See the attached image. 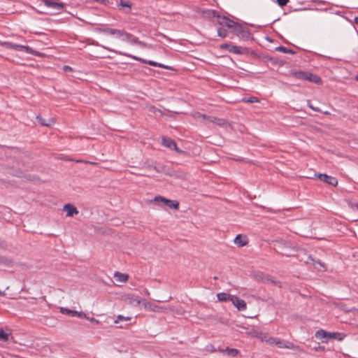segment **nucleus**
<instances>
[{"label": "nucleus", "instance_id": "nucleus-1", "mask_svg": "<svg viewBox=\"0 0 358 358\" xmlns=\"http://www.w3.org/2000/svg\"><path fill=\"white\" fill-rule=\"evenodd\" d=\"M292 76L299 80H308L315 84H321V78L315 74H313L308 72L297 71L292 73Z\"/></svg>", "mask_w": 358, "mask_h": 358}, {"label": "nucleus", "instance_id": "nucleus-2", "mask_svg": "<svg viewBox=\"0 0 358 358\" xmlns=\"http://www.w3.org/2000/svg\"><path fill=\"white\" fill-rule=\"evenodd\" d=\"M115 52L119 54V55H124V56H127V57H131L132 59H134L135 60L140 61V62H141L143 63L148 64H149L150 66H158V67H161V68H163V69H171V67H169V66H166V65H164V64H160V63H157V62L152 61V60H146V59H144L136 57V56H133V55H131L122 53L120 52Z\"/></svg>", "mask_w": 358, "mask_h": 358}, {"label": "nucleus", "instance_id": "nucleus-3", "mask_svg": "<svg viewBox=\"0 0 358 358\" xmlns=\"http://www.w3.org/2000/svg\"><path fill=\"white\" fill-rule=\"evenodd\" d=\"M123 300L125 303L131 305V306H138L141 303L143 304V301L144 300L141 299V298L136 295L134 294H127L123 296Z\"/></svg>", "mask_w": 358, "mask_h": 358}, {"label": "nucleus", "instance_id": "nucleus-4", "mask_svg": "<svg viewBox=\"0 0 358 358\" xmlns=\"http://www.w3.org/2000/svg\"><path fill=\"white\" fill-rule=\"evenodd\" d=\"M154 200L157 202H162L163 204L169 206L171 208L173 209H178L179 207V203L176 201L170 200L168 199H166L161 196H157L155 197Z\"/></svg>", "mask_w": 358, "mask_h": 358}, {"label": "nucleus", "instance_id": "nucleus-5", "mask_svg": "<svg viewBox=\"0 0 358 358\" xmlns=\"http://www.w3.org/2000/svg\"><path fill=\"white\" fill-rule=\"evenodd\" d=\"M162 144L164 146H165L171 150H173L178 153L182 152V150H180L177 147L176 143L170 138L163 137L162 138Z\"/></svg>", "mask_w": 358, "mask_h": 358}, {"label": "nucleus", "instance_id": "nucleus-6", "mask_svg": "<svg viewBox=\"0 0 358 358\" xmlns=\"http://www.w3.org/2000/svg\"><path fill=\"white\" fill-rule=\"evenodd\" d=\"M231 301L238 310H244L246 309V303L244 300L236 296H232Z\"/></svg>", "mask_w": 358, "mask_h": 358}, {"label": "nucleus", "instance_id": "nucleus-7", "mask_svg": "<svg viewBox=\"0 0 358 358\" xmlns=\"http://www.w3.org/2000/svg\"><path fill=\"white\" fill-rule=\"evenodd\" d=\"M60 313H62V314L70 315L71 316H77L80 318L86 317V314L83 312H78L76 310H70L64 307L60 308Z\"/></svg>", "mask_w": 358, "mask_h": 358}, {"label": "nucleus", "instance_id": "nucleus-8", "mask_svg": "<svg viewBox=\"0 0 358 358\" xmlns=\"http://www.w3.org/2000/svg\"><path fill=\"white\" fill-rule=\"evenodd\" d=\"M143 306L146 310L153 312H162V308L155 305V303H150L148 301L144 300L143 301Z\"/></svg>", "mask_w": 358, "mask_h": 358}, {"label": "nucleus", "instance_id": "nucleus-9", "mask_svg": "<svg viewBox=\"0 0 358 358\" xmlns=\"http://www.w3.org/2000/svg\"><path fill=\"white\" fill-rule=\"evenodd\" d=\"M44 3L47 7L55 9L56 10H61L64 8L63 3L56 2L54 0H44Z\"/></svg>", "mask_w": 358, "mask_h": 358}, {"label": "nucleus", "instance_id": "nucleus-10", "mask_svg": "<svg viewBox=\"0 0 358 358\" xmlns=\"http://www.w3.org/2000/svg\"><path fill=\"white\" fill-rule=\"evenodd\" d=\"M15 50L16 51H23L28 54H31V55H35V56L41 55V54L38 52L33 50L29 46H25V45H17Z\"/></svg>", "mask_w": 358, "mask_h": 358}, {"label": "nucleus", "instance_id": "nucleus-11", "mask_svg": "<svg viewBox=\"0 0 358 358\" xmlns=\"http://www.w3.org/2000/svg\"><path fill=\"white\" fill-rule=\"evenodd\" d=\"M63 210L66 213L67 217H73L78 213L77 208L71 203L66 204L63 208Z\"/></svg>", "mask_w": 358, "mask_h": 358}, {"label": "nucleus", "instance_id": "nucleus-12", "mask_svg": "<svg viewBox=\"0 0 358 358\" xmlns=\"http://www.w3.org/2000/svg\"><path fill=\"white\" fill-rule=\"evenodd\" d=\"M317 177L320 180L324 181V182H325L328 184L332 185H336L338 183V181L336 178L327 176L326 174L321 173V174H319L317 176Z\"/></svg>", "mask_w": 358, "mask_h": 358}, {"label": "nucleus", "instance_id": "nucleus-13", "mask_svg": "<svg viewBox=\"0 0 358 358\" xmlns=\"http://www.w3.org/2000/svg\"><path fill=\"white\" fill-rule=\"evenodd\" d=\"M221 24H224V26L228 28H234L238 33H240L241 31L242 30L241 27L240 25L228 19H224L223 22H222Z\"/></svg>", "mask_w": 358, "mask_h": 358}, {"label": "nucleus", "instance_id": "nucleus-14", "mask_svg": "<svg viewBox=\"0 0 358 358\" xmlns=\"http://www.w3.org/2000/svg\"><path fill=\"white\" fill-rule=\"evenodd\" d=\"M234 243L238 247H243L248 244V239L245 236L238 234L234 238Z\"/></svg>", "mask_w": 358, "mask_h": 358}, {"label": "nucleus", "instance_id": "nucleus-15", "mask_svg": "<svg viewBox=\"0 0 358 358\" xmlns=\"http://www.w3.org/2000/svg\"><path fill=\"white\" fill-rule=\"evenodd\" d=\"M113 278L117 282L125 283L129 279V275L119 271H115L113 274Z\"/></svg>", "mask_w": 358, "mask_h": 358}, {"label": "nucleus", "instance_id": "nucleus-16", "mask_svg": "<svg viewBox=\"0 0 358 358\" xmlns=\"http://www.w3.org/2000/svg\"><path fill=\"white\" fill-rule=\"evenodd\" d=\"M207 122H212L219 126H226L227 124V122L224 119L217 118L212 116L207 117Z\"/></svg>", "mask_w": 358, "mask_h": 358}, {"label": "nucleus", "instance_id": "nucleus-17", "mask_svg": "<svg viewBox=\"0 0 358 358\" xmlns=\"http://www.w3.org/2000/svg\"><path fill=\"white\" fill-rule=\"evenodd\" d=\"M328 336L329 332L324 331V330H318L315 333V337L320 339H322V342H327L328 341Z\"/></svg>", "mask_w": 358, "mask_h": 358}, {"label": "nucleus", "instance_id": "nucleus-18", "mask_svg": "<svg viewBox=\"0 0 358 358\" xmlns=\"http://www.w3.org/2000/svg\"><path fill=\"white\" fill-rule=\"evenodd\" d=\"M219 352L222 353H226L228 356L234 357L237 355L238 351L234 348H227L225 349H219Z\"/></svg>", "mask_w": 358, "mask_h": 358}, {"label": "nucleus", "instance_id": "nucleus-19", "mask_svg": "<svg viewBox=\"0 0 358 358\" xmlns=\"http://www.w3.org/2000/svg\"><path fill=\"white\" fill-rule=\"evenodd\" d=\"M96 30H97V31H99L100 33L113 36V34L115 32V29L109 28V27H101L97 28Z\"/></svg>", "mask_w": 358, "mask_h": 358}, {"label": "nucleus", "instance_id": "nucleus-20", "mask_svg": "<svg viewBox=\"0 0 358 358\" xmlns=\"http://www.w3.org/2000/svg\"><path fill=\"white\" fill-rule=\"evenodd\" d=\"M36 119L38 120V122H40V124L43 126H47V127H49L50 125H52V124L55 123V120L52 119V118H50L49 119L48 121H46L45 120H44L43 118H42L41 116L40 115H38L36 117Z\"/></svg>", "mask_w": 358, "mask_h": 358}, {"label": "nucleus", "instance_id": "nucleus-21", "mask_svg": "<svg viewBox=\"0 0 358 358\" xmlns=\"http://www.w3.org/2000/svg\"><path fill=\"white\" fill-rule=\"evenodd\" d=\"M233 295H229L224 292L218 293L217 294V299L220 301H231V297Z\"/></svg>", "mask_w": 358, "mask_h": 358}, {"label": "nucleus", "instance_id": "nucleus-22", "mask_svg": "<svg viewBox=\"0 0 358 358\" xmlns=\"http://www.w3.org/2000/svg\"><path fill=\"white\" fill-rule=\"evenodd\" d=\"M277 346L280 348H287L292 349L293 348V344L288 341H285L282 340L278 341Z\"/></svg>", "mask_w": 358, "mask_h": 358}, {"label": "nucleus", "instance_id": "nucleus-23", "mask_svg": "<svg viewBox=\"0 0 358 358\" xmlns=\"http://www.w3.org/2000/svg\"><path fill=\"white\" fill-rule=\"evenodd\" d=\"M129 43L130 44H138L141 45V47L145 48L148 46V45L143 42L139 41L136 37L134 36L132 34L131 36L130 40L129 41Z\"/></svg>", "mask_w": 358, "mask_h": 358}, {"label": "nucleus", "instance_id": "nucleus-24", "mask_svg": "<svg viewBox=\"0 0 358 358\" xmlns=\"http://www.w3.org/2000/svg\"><path fill=\"white\" fill-rule=\"evenodd\" d=\"M131 320V317H124L123 315H119L117 316L116 319L114 321V323L116 324H119L122 322H128Z\"/></svg>", "mask_w": 358, "mask_h": 358}, {"label": "nucleus", "instance_id": "nucleus-25", "mask_svg": "<svg viewBox=\"0 0 358 358\" xmlns=\"http://www.w3.org/2000/svg\"><path fill=\"white\" fill-rule=\"evenodd\" d=\"M148 109L150 112H151L156 116H162L164 115L163 112L160 109H158V108H155V106H150L148 107Z\"/></svg>", "mask_w": 358, "mask_h": 358}, {"label": "nucleus", "instance_id": "nucleus-26", "mask_svg": "<svg viewBox=\"0 0 358 358\" xmlns=\"http://www.w3.org/2000/svg\"><path fill=\"white\" fill-rule=\"evenodd\" d=\"M193 117L196 119V120H201V121H203L205 122H207V117L208 116H206L203 114H201L199 112H195L192 114Z\"/></svg>", "mask_w": 358, "mask_h": 358}, {"label": "nucleus", "instance_id": "nucleus-27", "mask_svg": "<svg viewBox=\"0 0 358 358\" xmlns=\"http://www.w3.org/2000/svg\"><path fill=\"white\" fill-rule=\"evenodd\" d=\"M1 45L6 48H8V49H13V50H16V47H17V44H15V43H10V42H8V41H4V42H1Z\"/></svg>", "mask_w": 358, "mask_h": 358}, {"label": "nucleus", "instance_id": "nucleus-28", "mask_svg": "<svg viewBox=\"0 0 358 358\" xmlns=\"http://www.w3.org/2000/svg\"><path fill=\"white\" fill-rule=\"evenodd\" d=\"M310 260L313 262V264L316 269L319 271H324L325 269V266L320 261H315L313 259H310Z\"/></svg>", "mask_w": 358, "mask_h": 358}, {"label": "nucleus", "instance_id": "nucleus-29", "mask_svg": "<svg viewBox=\"0 0 358 358\" xmlns=\"http://www.w3.org/2000/svg\"><path fill=\"white\" fill-rule=\"evenodd\" d=\"M131 34L127 33V32H126L125 31L123 30L122 34V35H121V36L120 37L119 39H120L122 41H125V42L129 43V41L130 40V38H131Z\"/></svg>", "mask_w": 358, "mask_h": 358}, {"label": "nucleus", "instance_id": "nucleus-30", "mask_svg": "<svg viewBox=\"0 0 358 358\" xmlns=\"http://www.w3.org/2000/svg\"><path fill=\"white\" fill-rule=\"evenodd\" d=\"M229 52H234L236 54H242L243 49L241 47H239V46L231 45L230 49H229Z\"/></svg>", "mask_w": 358, "mask_h": 358}, {"label": "nucleus", "instance_id": "nucleus-31", "mask_svg": "<svg viewBox=\"0 0 358 358\" xmlns=\"http://www.w3.org/2000/svg\"><path fill=\"white\" fill-rule=\"evenodd\" d=\"M9 338V334L5 332L3 329L0 328V341H7Z\"/></svg>", "mask_w": 358, "mask_h": 358}, {"label": "nucleus", "instance_id": "nucleus-32", "mask_svg": "<svg viewBox=\"0 0 358 358\" xmlns=\"http://www.w3.org/2000/svg\"><path fill=\"white\" fill-rule=\"evenodd\" d=\"M242 100L244 102L251 103H258L259 101L258 98H257L255 96H251V97H249V98H243Z\"/></svg>", "mask_w": 358, "mask_h": 358}, {"label": "nucleus", "instance_id": "nucleus-33", "mask_svg": "<svg viewBox=\"0 0 358 358\" xmlns=\"http://www.w3.org/2000/svg\"><path fill=\"white\" fill-rule=\"evenodd\" d=\"M329 335L328 336V340L330 339V338H336V339H338V340H342L343 339V337L341 336V334L339 333H330L329 332Z\"/></svg>", "mask_w": 358, "mask_h": 358}, {"label": "nucleus", "instance_id": "nucleus-34", "mask_svg": "<svg viewBox=\"0 0 358 358\" xmlns=\"http://www.w3.org/2000/svg\"><path fill=\"white\" fill-rule=\"evenodd\" d=\"M277 50L278 51H280L282 52H284V53H289V54H294V52L292 51V50L290 49H287L283 46H279L276 48Z\"/></svg>", "mask_w": 358, "mask_h": 358}, {"label": "nucleus", "instance_id": "nucleus-35", "mask_svg": "<svg viewBox=\"0 0 358 358\" xmlns=\"http://www.w3.org/2000/svg\"><path fill=\"white\" fill-rule=\"evenodd\" d=\"M268 336L266 334L260 331L257 338H259L262 341L266 342L267 339H268Z\"/></svg>", "mask_w": 358, "mask_h": 358}, {"label": "nucleus", "instance_id": "nucleus-36", "mask_svg": "<svg viewBox=\"0 0 358 358\" xmlns=\"http://www.w3.org/2000/svg\"><path fill=\"white\" fill-rule=\"evenodd\" d=\"M217 34L219 36H220L222 38H224L227 35V30L223 28H220L217 30Z\"/></svg>", "mask_w": 358, "mask_h": 358}, {"label": "nucleus", "instance_id": "nucleus-37", "mask_svg": "<svg viewBox=\"0 0 358 358\" xmlns=\"http://www.w3.org/2000/svg\"><path fill=\"white\" fill-rule=\"evenodd\" d=\"M260 331L257 330V329H252L250 331H249L248 334L252 336V337H256L257 338L258 336H259V334Z\"/></svg>", "mask_w": 358, "mask_h": 358}, {"label": "nucleus", "instance_id": "nucleus-38", "mask_svg": "<svg viewBox=\"0 0 358 358\" xmlns=\"http://www.w3.org/2000/svg\"><path fill=\"white\" fill-rule=\"evenodd\" d=\"M25 177L27 180L32 181V182H36L38 180V178L34 175L29 174V175L25 176Z\"/></svg>", "mask_w": 358, "mask_h": 358}, {"label": "nucleus", "instance_id": "nucleus-39", "mask_svg": "<svg viewBox=\"0 0 358 358\" xmlns=\"http://www.w3.org/2000/svg\"><path fill=\"white\" fill-rule=\"evenodd\" d=\"M0 264L8 266L11 264V261L4 257H0Z\"/></svg>", "mask_w": 358, "mask_h": 358}, {"label": "nucleus", "instance_id": "nucleus-40", "mask_svg": "<svg viewBox=\"0 0 358 358\" xmlns=\"http://www.w3.org/2000/svg\"><path fill=\"white\" fill-rule=\"evenodd\" d=\"M122 31H123V30H122V29H115V32L113 34V36H114L115 38H120V37L121 36V35L122 34Z\"/></svg>", "mask_w": 358, "mask_h": 358}, {"label": "nucleus", "instance_id": "nucleus-41", "mask_svg": "<svg viewBox=\"0 0 358 358\" xmlns=\"http://www.w3.org/2000/svg\"><path fill=\"white\" fill-rule=\"evenodd\" d=\"M120 6H122V7H127V8H129V10H130V8H131V5L127 1H121L120 3ZM129 10H128L127 12H129Z\"/></svg>", "mask_w": 358, "mask_h": 358}, {"label": "nucleus", "instance_id": "nucleus-42", "mask_svg": "<svg viewBox=\"0 0 358 358\" xmlns=\"http://www.w3.org/2000/svg\"><path fill=\"white\" fill-rule=\"evenodd\" d=\"M276 1L279 6H283L288 3L289 0H276Z\"/></svg>", "mask_w": 358, "mask_h": 358}, {"label": "nucleus", "instance_id": "nucleus-43", "mask_svg": "<svg viewBox=\"0 0 358 358\" xmlns=\"http://www.w3.org/2000/svg\"><path fill=\"white\" fill-rule=\"evenodd\" d=\"M308 106L309 108H310L312 110L316 111V112H321L320 109L317 107L313 106L310 101L308 102Z\"/></svg>", "mask_w": 358, "mask_h": 358}, {"label": "nucleus", "instance_id": "nucleus-44", "mask_svg": "<svg viewBox=\"0 0 358 358\" xmlns=\"http://www.w3.org/2000/svg\"><path fill=\"white\" fill-rule=\"evenodd\" d=\"M85 318L93 323H95V324H99V320L95 319L94 317H89L86 315V317H85Z\"/></svg>", "mask_w": 358, "mask_h": 358}, {"label": "nucleus", "instance_id": "nucleus-45", "mask_svg": "<svg viewBox=\"0 0 358 358\" xmlns=\"http://www.w3.org/2000/svg\"><path fill=\"white\" fill-rule=\"evenodd\" d=\"M231 45L227 43H224L220 45V48L224 50H227L229 51V49H230Z\"/></svg>", "mask_w": 358, "mask_h": 358}, {"label": "nucleus", "instance_id": "nucleus-46", "mask_svg": "<svg viewBox=\"0 0 358 358\" xmlns=\"http://www.w3.org/2000/svg\"><path fill=\"white\" fill-rule=\"evenodd\" d=\"M275 342V338L268 336L266 343L271 345H273Z\"/></svg>", "mask_w": 358, "mask_h": 358}, {"label": "nucleus", "instance_id": "nucleus-47", "mask_svg": "<svg viewBox=\"0 0 358 358\" xmlns=\"http://www.w3.org/2000/svg\"><path fill=\"white\" fill-rule=\"evenodd\" d=\"M208 351L211 352H219V349H216L215 348H214L213 346H210V348L208 349Z\"/></svg>", "mask_w": 358, "mask_h": 358}, {"label": "nucleus", "instance_id": "nucleus-48", "mask_svg": "<svg viewBox=\"0 0 358 358\" xmlns=\"http://www.w3.org/2000/svg\"><path fill=\"white\" fill-rule=\"evenodd\" d=\"M148 169H153V170H155L157 172H159V171L157 169L156 166H148Z\"/></svg>", "mask_w": 358, "mask_h": 358}, {"label": "nucleus", "instance_id": "nucleus-49", "mask_svg": "<svg viewBox=\"0 0 358 358\" xmlns=\"http://www.w3.org/2000/svg\"><path fill=\"white\" fill-rule=\"evenodd\" d=\"M64 70L65 71H71V68L70 66H64Z\"/></svg>", "mask_w": 358, "mask_h": 358}, {"label": "nucleus", "instance_id": "nucleus-50", "mask_svg": "<svg viewBox=\"0 0 358 358\" xmlns=\"http://www.w3.org/2000/svg\"><path fill=\"white\" fill-rule=\"evenodd\" d=\"M144 294H145V295H147V296H150V292L148 291V289H144Z\"/></svg>", "mask_w": 358, "mask_h": 358}, {"label": "nucleus", "instance_id": "nucleus-51", "mask_svg": "<svg viewBox=\"0 0 358 358\" xmlns=\"http://www.w3.org/2000/svg\"><path fill=\"white\" fill-rule=\"evenodd\" d=\"M258 278L261 280H264V277H263V274L262 273H259L258 274Z\"/></svg>", "mask_w": 358, "mask_h": 358}, {"label": "nucleus", "instance_id": "nucleus-52", "mask_svg": "<svg viewBox=\"0 0 358 358\" xmlns=\"http://www.w3.org/2000/svg\"><path fill=\"white\" fill-rule=\"evenodd\" d=\"M280 339H279V338H275V342H274L273 345H277V344H278V341H280Z\"/></svg>", "mask_w": 358, "mask_h": 358}, {"label": "nucleus", "instance_id": "nucleus-53", "mask_svg": "<svg viewBox=\"0 0 358 358\" xmlns=\"http://www.w3.org/2000/svg\"><path fill=\"white\" fill-rule=\"evenodd\" d=\"M352 208L358 210V203H356Z\"/></svg>", "mask_w": 358, "mask_h": 358}, {"label": "nucleus", "instance_id": "nucleus-54", "mask_svg": "<svg viewBox=\"0 0 358 358\" xmlns=\"http://www.w3.org/2000/svg\"><path fill=\"white\" fill-rule=\"evenodd\" d=\"M355 22L356 24H358V17H356L355 18Z\"/></svg>", "mask_w": 358, "mask_h": 358}, {"label": "nucleus", "instance_id": "nucleus-55", "mask_svg": "<svg viewBox=\"0 0 358 358\" xmlns=\"http://www.w3.org/2000/svg\"><path fill=\"white\" fill-rule=\"evenodd\" d=\"M4 294H4V292H1V291L0 290V295H1V296H3Z\"/></svg>", "mask_w": 358, "mask_h": 358}, {"label": "nucleus", "instance_id": "nucleus-56", "mask_svg": "<svg viewBox=\"0 0 358 358\" xmlns=\"http://www.w3.org/2000/svg\"><path fill=\"white\" fill-rule=\"evenodd\" d=\"M119 327L120 328H124V327L123 325H120Z\"/></svg>", "mask_w": 358, "mask_h": 358}, {"label": "nucleus", "instance_id": "nucleus-57", "mask_svg": "<svg viewBox=\"0 0 358 358\" xmlns=\"http://www.w3.org/2000/svg\"><path fill=\"white\" fill-rule=\"evenodd\" d=\"M324 114H329L328 111L324 112Z\"/></svg>", "mask_w": 358, "mask_h": 358}, {"label": "nucleus", "instance_id": "nucleus-58", "mask_svg": "<svg viewBox=\"0 0 358 358\" xmlns=\"http://www.w3.org/2000/svg\"><path fill=\"white\" fill-rule=\"evenodd\" d=\"M265 280H268V277H266V278H265Z\"/></svg>", "mask_w": 358, "mask_h": 358}, {"label": "nucleus", "instance_id": "nucleus-59", "mask_svg": "<svg viewBox=\"0 0 358 358\" xmlns=\"http://www.w3.org/2000/svg\"><path fill=\"white\" fill-rule=\"evenodd\" d=\"M357 80H358V78H357Z\"/></svg>", "mask_w": 358, "mask_h": 358}]
</instances>
